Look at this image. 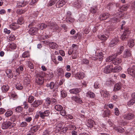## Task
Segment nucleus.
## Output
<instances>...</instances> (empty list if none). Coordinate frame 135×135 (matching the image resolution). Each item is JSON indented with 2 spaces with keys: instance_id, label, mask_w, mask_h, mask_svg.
Masks as SVG:
<instances>
[{
  "instance_id": "obj_14",
  "label": "nucleus",
  "mask_w": 135,
  "mask_h": 135,
  "mask_svg": "<svg viewBox=\"0 0 135 135\" xmlns=\"http://www.w3.org/2000/svg\"><path fill=\"white\" fill-rule=\"evenodd\" d=\"M100 93L101 95L105 99H107L110 97L109 92L107 90H102L100 91Z\"/></svg>"
},
{
  "instance_id": "obj_58",
  "label": "nucleus",
  "mask_w": 135,
  "mask_h": 135,
  "mask_svg": "<svg viewBox=\"0 0 135 135\" xmlns=\"http://www.w3.org/2000/svg\"><path fill=\"white\" fill-rule=\"evenodd\" d=\"M97 9L96 7H93L90 8V12L92 13H95L96 12Z\"/></svg>"
},
{
  "instance_id": "obj_41",
  "label": "nucleus",
  "mask_w": 135,
  "mask_h": 135,
  "mask_svg": "<svg viewBox=\"0 0 135 135\" xmlns=\"http://www.w3.org/2000/svg\"><path fill=\"white\" fill-rule=\"evenodd\" d=\"M110 113V111L108 110L107 109L104 111L103 113V115L106 117H108Z\"/></svg>"
},
{
  "instance_id": "obj_3",
  "label": "nucleus",
  "mask_w": 135,
  "mask_h": 135,
  "mask_svg": "<svg viewBox=\"0 0 135 135\" xmlns=\"http://www.w3.org/2000/svg\"><path fill=\"white\" fill-rule=\"evenodd\" d=\"M113 65H110L105 66L104 69V72L105 73L109 74L113 71Z\"/></svg>"
},
{
  "instance_id": "obj_37",
  "label": "nucleus",
  "mask_w": 135,
  "mask_h": 135,
  "mask_svg": "<svg viewBox=\"0 0 135 135\" xmlns=\"http://www.w3.org/2000/svg\"><path fill=\"white\" fill-rule=\"evenodd\" d=\"M128 46L130 47H132L134 45V43L133 40L132 39H130L129 40L128 44Z\"/></svg>"
},
{
  "instance_id": "obj_17",
  "label": "nucleus",
  "mask_w": 135,
  "mask_h": 135,
  "mask_svg": "<svg viewBox=\"0 0 135 135\" xmlns=\"http://www.w3.org/2000/svg\"><path fill=\"white\" fill-rule=\"evenodd\" d=\"M119 41L118 38L116 37L113 39L109 44V46L111 47H113L114 46L116 45Z\"/></svg>"
},
{
  "instance_id": "obj_8",
  "label": "nucleus",
  "mask_w": 135,
  "mask_h": 135,
  "mask_svg": "<svg viewBox=\"0 0 135 135\" xmlns=\"http://www.w3.org/2000/svg\"><path fill=\"white\" fill-rule=\"evenodd\" d=\"M120 12H119L117 13V14L115 13L114 15H113L114 17L111 19V21L113 23H115L117 21H119L121 16V15L120 14Z\"/></svg>"
},
{
  "instance_id": "obj_55",
  "label": "nucleus",
  "mask_w": 135,
  "mask_h": 135,
  "mask_svg": "<svg viewBox=\"0 0 135 135\" xmlns=\"http://www.w3.org/2000/svg\"><path fill=\"white\" fill-rule=\"evenodd\" d=\"M13 113L12 111L9 110L7 111L5 113V115L6 117H9L12 115Z\"/></svg>"
},
{
  "instance_id": "obj_48",
  "label": "nucleus",
  "mask_w": 135,
  "mask_h": 135,
  "mask_svg": "<svg viewBox=\"0 0 135 135\" xmlns=\"http://www.w3.org/2000/svg\"><path fill=\"white\" fill-rule=\"evenodd\" d=\"M58 74L59 75L62 76L64 74V71L62 69L60 68L57 69Z\"/></svg>"
},
{
  "instance_id": "obj_42",
  "label": "nucleus",
  "mask_w": 135,
  "mask_h": 135,
  "mask_svg": "<svg viewBox=\"0 0 135 135\" xmlns=\"http://www.w3.org/2000/svg\"><path fill=\"white\" fill-rule=\"evenodd\" d=\"M16 111L17 112L21 113L23 110V108L21 106H19L16 108Z\"/></svg>"
},
{
  "instance_id": "obj_56",
  "label": "nucleus",
  "mask_w": 135,
  "mask_h": 135,
  "mask_svg": "<svg viewBox=\"0 0 135 135\" xmlns=\"http://www.w3.org/2000/svg\"><path fill=\"white\" fill-rule=\"evenodd\" d=\"M135 102V99H133L128 102V105L129 106L133 105Z\"/></svg>"
},
{
  "instance_id": "obj_40",
  "label": "nucleus",
  "mask_w": 135,
  "mask_h": 135,
  "mask_svg": "<svg viewBox=\"0 0 135 135\" xmlns=\"http://www.w3.org/2000/svg\"><path fill=\"white\" fill-rule=\"evenodd\" d=\"M9 95L12 98H18V96L16 93L14 91H13L10 93Z\"/></svg>"
},
{
  "instance_id": "obj_63",
  "label": "nucleus",
  "mask_w": 135,
  "mask_h": 135,
  "mask_svg": "<svg viewBox=\"0 0 135 135\" xmlns=\"http://www.w3.org/2000/svg\"><path fill=\"white\" fill-rule=\"evenodd\" d=\"M94 88L96 89H98L100 87L99 83L98 81L95 82L94 84Z\"/></svg>"
},
{
  "instance_id": "obj_30",
  "label": "nucleus",
  "mask_w": 135,
  "mask_h": 135,
  "mask_svg": "<svg viewBox=\"0 0 135 135\" xmlns=\"http://www.w3.org/2000/svg\"><path fill=\"white\" fill-rule=\"evenodd\" d=\"M86 95L88 97L91 98H94L95 96L94 93L90 91H89L87 93Z\"/></svg>"
},
{
  "instance_id": "obj_9",
  "label": "nucleus",
  "mask_w": 135,
  "mask_h": 135,
  "mask_svg": "<svg viewBox=\"0 0 135 135\" xmlns=\"http://www.w3.org/2000/svg\"><path fill=\"white\" fill-rule=\"evenodd\" d=\"M123 117L125 119L130 120L134 118V115L132 113H126L124 115Z\"/></svg>"
},
{
  "instance_id": "obj_39",
  "label": "nucleus",
  "mask_w": 135,
  "mask_h": 135,
  "mask_svg": "<svg viewBox=\"0 0 135 135\" xmlns=\"http://www.w3.org/2000/svg\"><path fill=\"white\" fill-rule=\"evenodd\" d=\"M47 25L45 23H42L39 25L38 27L40 30H43L45 29L47 27Z\"/></svg>"
},
{
  "instance_id": "obj_45",
  "label": "nucleus",
  "mask_w": 135,
  "mask_h": 135,
  "mask_svg": "<svg viewBox=\"0 0 135 135\" xmlns=\"http://www.w3.org/2000/svg\"><path fill=\"white\" fill-rule=\"evenodd\" d=\"M23 70V67L22 66H20L16 70V72L20 74Z\"/></svg>"
},
{
  "instance_id": "obj_34",
  "label": "nucleus",
  "mask_w": 135,
  "mask_h": 135,
  "mask_svg": "<svg viewBox=\"0 0 135 135\" xmlns=\"http://www.w3.org/2000/svg\"><path fill=\"white\" fill-rule=\"evenodd\" d=\"M39 128V125L35 126L31 128V130L32 132H35L37 131Z\"/></svg>"
},
{
  "instance_id": "obj_44",
  "label": "nucleus",
  "mask_w": 135,
  "mask_h": 135,
  "mask_svg": "<svg viewBox=\"0 0 135 135\" xmlns=\"http://www.w3.org/2000/svg\"><path fill=\"white\" fill-rule=\"evenodd\" d=\"M17 23L18 25H21L23 24L24 22V21L23 20V18L22 17H21L20 18L17 20Z\"/></svg>"
},
{
  "instance_id": "obj_57",
  "label": "nucleus",
  "mask_w": 135,
  "mask_h": 135,
  "mask_svg": "<svg viewBox=\"0 0 135 135\" xmlns=\"http://www.w3.org/2000/svg\"><path fill=\"white\" fill-rule=\"evenodd\" d=\"M114 83V81L110 79H109L107 80L106 81V85H110L112 83Z\"/></svg>"
},
{
  "instance_id": "obj_21",
  "label": "nucleus",
  "mask_w": 135,
  "mask_h": 135,
  "mask_svg": "<svg viewBox=\"0 0 135 135\" xmlns=\"http://www.w3.org/2000/svg\"><path fill=\"white\" fill-rule=\"evenodd\" d=\"M71 99L73 100L74 101L77 103L81 104L83 103V101L81 99L76 96H73L71 97Z\"/></svg>"
},
{
  "instance_id": "obj_43",
  "label": "nucleus",
  "mask_w": 135,
  "mask_h": 135,
  "mask_svg": "<svg viewBox=\"0 0 135 135\" xmlns=\"http://www.w3.org/2000/svg\"><path fill=\"white\" fill-rule=\"evenodd\" d=\"M57 1V0H50L48 3L47 6L48 7L51 6L54 4Z\"/></svg>"
},
{
  "instance_id": "obj_2",
  "label": "nucleus",
  "mask_w": 135,
  "mask_h": 135,
  "mask_svg": "<svg viewBox=\"0 0 135 135\" xmlns=\"http://www.w3.org/2000/svg\"><path fill=\"white\" fill-rule=\"evenodd\" d=\"M48 26L53 31H58V32H60L61 29L55 22H50Z\"/></svg>"
},
{
  "instance_id": "obj_52",
  "label": "nucleus",
  "mask_w": 135,
  "mask_h": 135,
  "mask_svg": "<svg viewBox=\"0 0 135 135\" xmlns=\"http://www.w3.org/2000/svg\"><path fill=\"white\" fill-rule=\"evenodd\" d=\"M114 56H109L108 57H107L106 60V62H110L112 61L113 63V59Z\"/></svg>"
},
{
  "instance_id": "obj_22",
  "label": "nucleus",
  "mask_w": 135,
  "mask_h": 135,
  "mask_svg": "<svg viewBox=\"0 0 135 135\" xmlns=\"http://www.w3.org/2000/svg\"><path fill=\"white\" fill-rule=\"evenodd\" d=\"M95 123L93 120L89 119L87 121L86 125L88 127L91 128L93 127V125Z\"/></svg>"
},
{
  "instance_id": "obj_33",
  "label": "nucleus",
  "mask_w": 135,
  "mask_h": 135,
  "mask_svg": "<svg viewBox=\"0 0 135 135\" xmlns=\"http://www.w3.org/2000/svg\"><path fill=\"white\" fill-rule=\"evenodd\" d=\"M124 49V47L123 46H120L118 50L116 56H117L118 55H119L121 54L123 50Z\"/></svg>"
},
{
  "instance_id": "obj_7",
  "label": "nucleus",
  "mask_w": 135,
  "mask_h": 135,
  "mask_svg": "<svg viewBox=\"0 0 135 135\" xmlns=\"http://www.w3.org/2000/svg\"><path fill=\"white\" fill-rule=\"evenodd\" d=\"M40 116L42 119H44L45 117L48 116L50 113L49 110H46L43 112L42 111H40L39 112Z\"/></svg>"
},
{
  "instance_id": "obj_29",
  "label": "nucleus",
  "mask_w": 135,
  "mask_h": 135,
  "mask_svg": "<svg viewBox=\"0 0 135 135\" xmlns=\"http://www.w3.org/2000/svg\"><path fill=\"white\" fill-rule=\"evenodd\" d=\"M24 83L26 84H28L30 82V76L28 75L25 77L24 79Z\"/></svg>"
},
{
  "instance_id": "obj_59",
  "label": "nucleus",
  "mask_w": 135,
  "mask_h": 135,
  "mask_svg": "<svg viewBox=\"0 0 135 135\" xmlns=\"http://www.w3.org/2000/svg\"><path fill=\"white\" fill-rule=\"evenodd\" d=\"M29 56V53L28 51H26L23 53L22 55V56L24 57H27Z\"/></svg>"
},
{
  "instance_id": "obj_24",
  "label": "nucleus",
  "mask_w": 135,
  "mask_h": 135,
  "mask_svg": "<svg viewBox=\"0 0 135 135\" xmlns=\"http://www.w3.org/2000/svg\"><path fill=\"white\" fill-rule=\"evenodd\" d=\"M69 91L71 94H76L80 91V89L78 88H73L70 90Z\"/></svg>"
},
{
  "instance_id": "obj_51",
  "label": "nucleus",
  "mask_w": 135,
  "mask_h": 135,
  "mask_svg": "<svg viewBox=\"0 0 135 135\" xmlns=\"http://www.w3.org/2000/svg\"><path fill=\"white\" fill-rule=\"evenodd\" d=\"M89 63V61L86 59H83L81 61L82 64H88Z\"/></svg>"
},
{
  "instance_id": "obj_16",
  "label": "nucleus",
  "mask_w": 135,
  "mask_h": 135,
  "mask_svg": "<svg viewBox=\"0 0 135 135\" xmlns=\"http://www.w3.org/2000/svg\"><path fill=\"white\" fill-rule=\"evenodd\" d=\"M28 3L27 1H18L17 3V6L19 8L23 7L26 6Z\"/></svg>"
},
{
  "instance_id": "obj_49",
  "label": "nucleus",
  "mask_w": 135,
  "mask_h": 135,
  "mask_svg": "<svg viewBox=\"0 0 135 135\" xmlns=\"http://www.w3.org/2000/svg\"><path fill=\"white\" fill-rule=\"evenodd\" d=\"M129 6V5L128 4L124 5L120 8V10L122 9L123 11H126Z\"/></svg>"
},
{
  "instance_id": "obj_5",
  "label": "nucleus",
  "mask_w": 135,
  "mask_h": 135,
  "mask_svg": "<svg viewBox=\"0 0 135 135\" xmlns=\"http://www.w3.org/2000/svg\"><path fill=\"white\" fill-rule=\"evenodd\" d=\"M12 124L9 121H7L4 122L2 124V127L3 129H5L8 128H11L13 127Z\"/></svg>"
},
{
  "instance_id": "obj_31",
  "label": "nucleus",
  "mask_w": 135,
  "mask_h": 135,
  "mask_svg": "<svg viewBox=\"0 0 135 135\" xmlns=\"http://www.w3.org/2000/svg\"><path fill=\"white\" fill-rule=\"evenodd\" d=\"M9 89V86L7 85H4L1 88V90L3 93H6Z\"/></svg>"
},
{
  "instance_id": "obj_54",
  "label": "nucleus",
  "mask_w": 135,
  "mask_h": 135,
  "mask_svg": "<svg viewBox=\"0 0 135 135\" xmlns=\"http://www.w3.org/2000/svg\"><path fill=\"white\" fill-rule=\"evenodd\" d=\"M16 88L18 90H21L23 88V85L20 83H18L16 85Z\"/></svg>"
},
{
  "instance_id": "obj_25",
  "label": "nucleus",
  "mask_w": 135,
  "mask_h": 135,
  "mask_svg": "<svg viewBox=\"0 0 135 135\" xmlns=\"http://www.w3.org/2000/svg\"><path fill=\"white\" fill-rule=\"evenodd\" d=\"M49 44V47L52 49H57L58 47V45L53 42H50Z\"/></svg>"
},
{
  "instance_id": "obj_35",
  "label": "nucleus",
  "mask_w": 135,
  "mask_h": 135,
  "mask_svg": "<svg viewBox=\"0 0 135 135\" xmlns=\"http://www.w3.org/2000/svg\"><path fill=\"white\" fill-rule=\"evenodd\" d=\"M115 131L119 133H122L124 131V129L122 128L119 126L114 128Z\"/></svg>"
},
{
  "instance_id": "obj_19",
  "label": "nucleus",
  "mask_w": 135,
  "mask_h": 135,
  "mask_svg": "<svg viewBox=\"0 0 135 135\" xmlns=\"http://www.w3.org/2000/svg\"><path fill=\"white\" fill-rule=\"evenodd\" d=\"M131 55V52L128 49L125 50L123 52V58H126L129 57Z\"/></svg>"
},
{
  "instance_id": "obj_27",
  "label": "nucleus",
  "mask_w": 135,
  "mask_h": 135,
  "mask_svg": "<svg viewBox=\"0 0 135 135\" xmlns=\"http://www.w3.org/2000/svg\"><path fill=\"white\" fill-rule=\"evenodd\" d=\"M73 6L74 7H76L77 9L80 8L81 7V2L79 0L75 2L73 4Z\"/></svg>"
},
{
  "instance_id": "obj_20",
  "label": "nucleus",
  "mask_w": 135,
  "mask_h": 135,
  "mask_svg": "<svg viewBox=\"0 0 135 135\" xmlns=\"http://www.w3.org/2000/svg\"><path fill=\"white\" fill-rule=\"evenodd\" d=\"M109 16V14L107 13H105L101 15L99 17V19L100 20H105L108 18Z\"/></svg>"
},
{
  "instance_id": "obj_13",
  "label": "nucleus",
  "mask_w": 135,
  "mask_h": 135,
  "mask_svg": "<svg viewBox=\"0 0 135 135\" xmlns=\"http://www.w3.org/2000/svg\"><path fill=\"white\" fill-rule=\"evenodd\" d=\"M127 72L129 74L135 76V66H133L132 68H129L127 69Z\"/></svg>"
},
{
  "instance_id": "obj_18",
  "label": "nucleus",
  "mask_w": 135,
  "mask_h": 135,
  "mask_svg": "<svg viewBox=\"0 0 135 135\" xmlns=\"http://www.w3.org/2000/svg\"><path fill=\"white\" fill-rule=\"evenodd\" d=\"M84 76V74L83 72H78L75 75V78L78 79H83Z\"/></svg>"
},
{
  "instance_id": "obj_61",
  "label": "nucleus",
  "mask_w": 135,
  "mask_h": 135,
  "mask_svg": "<svg viewBox=\"0 0 135 135\" xmlns=\"http://www.w3.org/2000/svg\"><path fill=\"white\" fill-rule=\"evenodd\" d=\"M16 37L13 35H10L9 36V40L10 41H13L15 39Z\"/></svg>"
},
{
  "instance_id": "obj_11",
  "label": "nucleus",
  "mask_w": 135,
  "mask_h": 135,
  "mask_svg": "<svg viewBox=\"0 0 135 135\" xmlns=\"http://www.w3.org/2000/svg\"><path fill=\"white\" fill-rule=\"evenodd\" d=\"M43 101L42 100H35L31 104V105L34 108H37L41 105Z\"/></svg>"
},
{
  "instance_id": "obj_15",
  "label": "nucleus",
  "mask_w": 135,
  "mask_h": 135,
  "mask_svg": "<svg viewBox=\"0 0 135 135\" xmlns=\"http://www.w3.org/2000/svg\"><path fill=\"white\" fill-rule=\"evenodd\" d=\"M116 55L114 56L113 59V64L115 65H118L121 63L122 62L121 59L115 57Z\"/></svg>"
},
{
  "instance_id": "obj_53",
  "label": "nucleus",
  "mask_w": 135,
  "mask_h": 135,
  "mask_svg": "<svg viewBox=\"0 0 135 135\" xmlns=\"http://www.w3.org/2000/svg\"><path fill=\"white\" fill-rule=\"evenodd\" d=\"M34 100V97L32 96H30L28 98V102L30 103H31Z\"/></svg>"
},
{
  "instance_id": "obj_46",
  "label": "nucleus",
  "mask_w": 135,
  "mask_h": 135,
  "mask_svg": "<svg viewBox=\"0 0 135 135\" xmlns=\"http://www.w3.org/2000/svg\"><path fill=\"white\" fill-rule=\"evenodd\" d=\"M50 103L51 101L50 98H48L46 99L44 104L45 105L48 106L50 104Z\"/></svg>"
},
{
  "instance_id": "obj_28",
  "label": "nucleus",
  "mask_w": 135,
  "mask_h": 135,
  "mask_svg": "<svg viewBox=\"0 0 135 135\" xmlns=\"http://www.w3.org/2000/svg\"><path fill=\"white\" fill-rule=\"evenodd\" d=\"M6 73L7 74V76L8 78H11L13 77V75L11 70L10 69H7L6 71Z\"/></svg>"
},
{
  "instance_id": "obj_4",
  "label": "nucleus",
  "mask_w": 135,
  "mask_h": 135,
  "mask_svg": "<svg viewBox=\"0 0 135 135\" xmlns=\"http://www.w3.org/2000/svg\"><path fill=\"white\" fill-rule=\"evenodd\" d=\"M130 33V31L129 29L128 28H126L125 29L123 34L121 36V39L122 40H124L128 37Z\"/></svg>"
},
{
  "instance_id": "obj_12",
  "label": "nucleus",
  "mask_w": 135,
  "mask_h": 135,
  "mask_svg": "<svg viewBox=\"0 0 135 135\" xmlns=\"http://www.w3.org/2000/svg\"><path fill=\"white\" fill-rule=\"evenodd\" d=\"M38 31V29L37 28L32 27L30 28L28 31V32L30 34L34 35L37 33Z\"/></svg>"
},
{
  "instance_id": "obj_32",
  "label": "nucleus",
  "mask_w": 135,
  "mask_h": 135,
  "mask_svg": "<svg viewBox=\"0 0 135 135\" xmlns=\"http://www.w3.org/2000/svg\"><path fill=\"white\" fill-rule=\"evenodd\" d=\"M121 88V84L120 83L116 84L114 87V90L116 91L120 89Z\"/></svg>"
},
{
  "instance_id": "obj_50",
  "label": "nucleus",
  "mask_w": 135,
  "mask_h": 135,
  "mask_svg": "<svg viewBox=\"0 0 135 135\" xmlns=\"http://www.w3.org/2000/svg\"><path fill=\"white\" fill-rule=\"evenodd\" d=\"M55 86V83L53 82H51L49 84L46 85V86L48 87H49L51 89H52L54 88Z\"/></svg>"
},
{
  "instance_id": "obj_23",
  "label": "nucleus",
  "mask_w": 135,
  "mask_h": 135,
  "mask_svg": "<svg viewBox=\"0 0 135 135\" xmlns=\"http://www.w3.org/2000/svg\"><path fill=\"white\" fill-rule=\"evenodd\" d=\"M19 27L18 24L16 23H12L9 25L10 28L13 30L18 29Z\"/></svg>"
},
{
  "instance_id": "obj_47",
  "label": "nucleus",
  "mask_w": 135,
  "mask_h": 135,
  "mask_svg": "<svg viewBox=\"0 0 135 135\" xmlns=\"http://www.w3.org/2000/svg\"><path fill=\"white\" fill-rule=\"evenodd\" d=\"M55 108L57 111H60L63 108L61 105H57L55 106Z\"/></svg>"
},
{
  "instance_id": "obj_64",
  "label": "nucleus",
  "mask_w": 135,
  "mask_h": 135,
  "mask_svg": "<svg viewBox=\"0 0 135 135\" xmlns=\"http://www.w3.org/2000/svg\"><path fill=\"white\" fill-rule=\"evenodd\" d=\"M18 116L15 115H14L12 116L11 118V120L13 121L14 122L16 120L18 119Z\"/></svg>"
},
{
  "instance_id": "obj_62",
  "label": "nucleus",
  "mask_w": 135,
  "mask_h": 135,
  "mask_svg": "<svg viewBox=\"0 0 135 135\" xmlns=\"http://www.w3.org/2000/svg\"><path fill=\"white\" fill-rule=\"evenodd\" d=\"M73 48L72 49L74 50V52H77L76 50L78 49V46L75 44H73L72 46Z\"/></svg>"
},
{
  "instance_id": "obj_38",
  "label": "nucleus",
  "mask_w": 135,
  "mask_h": 135,
  "mask_svg": "<svg viewBox=\"0 0 135 135\" xmlns=\"http://www.w3.org/2000/svg\"><path fill=\"white\" fill-rule=\"evenodd\" d=\"M16 47V45L15 44L13 43H11L9 45V50L11 51V50L15 49Z\"/></svg>"
},
{
  "instance_id": "obj_60",
  "label": "nucleus",
  "mask_w": 135,
  "mask_h": 135,
  "mask_svg": "<svg viewBox=\"0 0 135 135\" xmlns=\"http://www.w3.org/2000/svg\"><path fill=\"white\" fill-rule=\"evenodd\" d=\"M16 12L18 14H21L25 13V11L22 9H19L17 10Z\"/></svg>"
},
{
  "instance_id": "obj_26",
  "label": "nucleus",
  "mask_w": 135,
  "mask_h": 135,
  "mask_svg": "<svg viewBox=\"0 0 135 135\" xmlns=\"http://www.w3.org/2000/svg\"><path fill=\"white\" fill-rule=\"evenodd\" d=\"M122 69L120 66H117L113 68V72L114 73H118Z\"/></svg>"
},
{
  "instance_id": "obj_6",
  "label": "nucleus",
  "mask_w": 135,
  "mask_h": 135,
  "mask_svg": "<svg viewBox=\"0 0 135 135\" xmlns=\"http://www.w3.org/2000/svg\"><path fill=\"white\" fill-rule=\"evenodd\" d=\"M105 53L104 52H98L97 53V55L95 56H93V59L94 60H95L98 59H99V60H103L104 56V54Z\"/></svg>"
},
{
  "instance_id": "obj_10",
  "label": "nucleus",
  "mask_w": 135,
  "mask_h": 135,
  "mask_svg": "<svg viewBox=\"0 0 135 135\" xmlns=\"http://www.w3.org/2000/svg\"><path fill=\"white\" fill-rule=\"evenodd\" d=\"M67 2V0H59L56 3V7L58 8L61 7L65 5Z\"/></svg>"
},
{
  "instance_id": "obj_36",
  "label": "nucleus",
  "mask_w": 135,
  "mask_h": 135,
  "mask_svg": "<svg viewBox=\"0 0 135 135\" xmlns=\"http://www.w3.org/2000/svg\"><path fill=\"white\" fill-rule=\"evenodd\" d=\"M108 34L107 35V36H105L104 35H99L98 36V37L100 40L103 41H105L107 40L108 37Z\"/></svg>"
},
{
  "instance_id": "obj_1",
  "label": "nucleus",
  "mask_w": 135,
  "mask_h": 135,
  "mask_svg": "<svg viewBox=\"0 0 135 135\" xmlns=\"http://www.w3.org/2000/svg\"><path fill=\"white\" fill-rule=\"evenodd\" d=\"M44 73L42 72V75H41L40 73L37 74L36 82L37 84L40 85L43 84L44 82V79L43 74Z\"/></svg>"
}]
</instances>
